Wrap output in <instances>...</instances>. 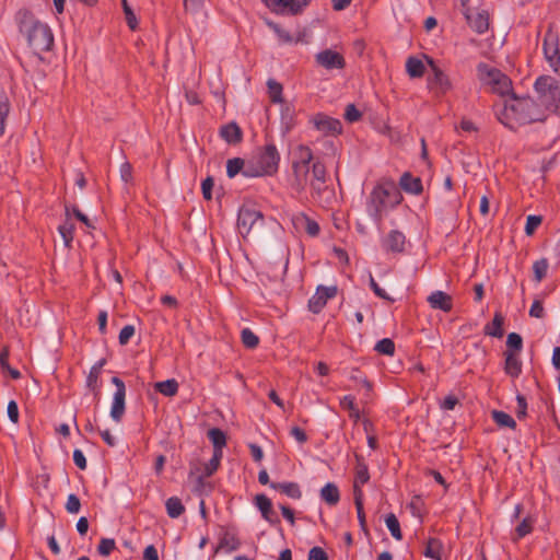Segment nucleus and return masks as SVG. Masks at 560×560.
<instances>
[{
	"mask_svg": "<svg viewBox=\"0 0 560 560\" xmlns=\"http://www.w3.org/2000/svg\"><path fill=\"white\" fill-rule=\"evenodd\" d=\"M495 113L500 122L510 129L544 118L539 105L532 97H517L514 94L497 104Z\"/></svg>",
	"mask_w": 560,
	"mask_h": 560,
	"instance_id": "f257e3e1",
	"label": "nucleus"
},
{
	"mask_svg": "<svg viewBox=\"0 0 560 560\" xmlns=\"http://www.w3.org/2000/svg\"><path fill=\"white\" fill-rule=\"evenodd\" d=\"M19 31L25 36L28 46L36 55L51 49L54 36L48 25L42 23L35 15L26 10H19L15 14Z\"/></svg>",
	"mask_w": 560,
	"mask_h": 560,
	"instance_id": "f03ea898",
	"label": "nucleus"
},
{
	"mask_svg": "<svg viewBox=\"0 0 560 560\" xmlns=\"http://www.w3.org/2000/svg\"><path fill=\"white\" fill-rule=\"evenodd\" d=\"M401 194L394 184L376 185L366 200V213L381 224L384 215L401 202Z\"/></svg>",
	"mask_w": 560,
	"mask_h": 560,
	"instance_id": "7ed1b4c3",
	"label": "nucleus"
},
{
	"mask_svg": "<svg viewBox=\"0 0 560 560\" xmlns=\"http://www.w3.org/2000/svg\"><path fill=\"white\" fill-rule=\"evenodd\" d=\"M280 154L275 144L268 143L258 149L250 159L247 160L245 177L270 176L278 171Z\"/></svg>",
	"mask_w": 560,
	"mask_h": 560,
	"instance_id": "20e7f679",
	"label": "nucleus"
},
{
	"mask_svg": "<svg viewBox=\"0 0 560 560\" xmlns=\"http://www.w3.org/2000/svg\"><path fill=\"white\" fill-rule=\"evenodd\" d=\"M535 91L538 94L539 107L560 114V82L552 77L542 75L535 81Z\"/></svg>",
	"mask_w": 560,
	"mask_h": 560,
	"instance_id": "39448f33",
	"label": "nucleus"
},
{
	"mask_svg": "<svg viewBox=\"0 0 560 560\" xmlns=\"http://www.w3.org/2000/svg\"><path fill=\"white\" fill-rule=\"evenodd\" d=\"M293 159L291 186L295 191L301 192L308 184L310 162L313 159L312 150L306 145L300 144L294 150Z\"/></svg>",
	"mask_w": 560,
	"mask_h": 560,
	"instance_id": "423d86ee",
	"label": "nucleus"
},
{
	"mask_svg": "<svg viewBox=\"0 0 560 560\" xmlns=\"http://www.w3.org/2000/svg\"><path fill=\"white\" fill-rule=\"evenodd\" d=\"M478 73L485 84L489 85L493 92L501 96L508 95L512 90V82L508 75L502 73L495 68H491L487 65H480L478 67Z\"/></svg>",
	"mask_w": 560,
	"mask_h": 560,
	"instance_id": "0eeeda50",
	"label": "nucleus"
},
{
	"mask_svg": "<svg viewBox=\"0 0 560 560\" xmlns=\"http://www.w3.org/2000/svg\"><path fill=\"white\" fill-rule=\"evenodd\" d=\"M430 67L431 74L428 77V88L438 94H445L452 90L453 85L448 75L430 57L424 56Z\"/></svg>",
	"mask_w": 560,
	"mask_h": 560,
	"instance_id": "6e6552de",
	"label": "nucleus"
},
{
	"mask_svg": "<svg viewBox=\"0 0 560 560\" xmlns=\"http://www.w3.org/2000/svg\"><path fill=\"white\" fill-rule=\"evenodd\" d=\"M542 49L549 67L556 73L560 74V46L559 36L557 33L549 30L545 34Z\"/></svg>",
	"mask_w": 560,
	"mask_h": 560,
	"instance_id": "1a4fd4ad",
	"label": "nucleus"
},
{
	"mask_svg": "<svg viewBox=\"0 0 560 560\" xmlns=\"http://www.w3.org/2000/svg\"><path fill=\"white\" fill-rule=\"evenodd\" d=\"M112 383L116 389L113 394L109 415L115 422H120L126 409V386L117 376L112 378Z\"/></svg>",
	"mask_w": 560,
	"mask_h": 560,
	"instance_id": "9d476101",
	"label": "nucleus"
},
{
	"mask_svg": "<svg viewBox=\"0 0 560 560\" xmlns=\"http://www.w3.org/2000/svg\"><path fill=\"white\" fill-rule=\"evenodd\" d=\"M264 4L278 15H294L307 5V0H261Z\"/></svg>",
	"mask_w": 560,
	"mask_h": 560,
	"instance_id": "9b49d317",
	"label": "nucleus"
},
{
	"mask_svg": "<svg viewBox=\"0 0 560 560\" xmlns=\"http://www.w3.org/2000/svg\"><path fill=\"white\" fill-rule=\"evenodd\" d=\"M262 220V214L260 211L255 209L252 206L244 205L238 210L237 215V230L242 235H247L253 226L259 221Z\"/></svg>",
	"mask_w": 560,
	"mask_h": 560,
	"instance_id": "f8f14e48",
	"label": "nucleus"
},
{
	"mask_svg": "<svg viewBox=\"0 0 560 560\" xmlns=\"http://www.w3.org/2000/svg\"><path fill=\"white\" fill-rule=\"evenodd\" d=\"M468 25L478 34H483L489 28V12L486 9L472 10L463 8Z\"/></svg>",
	"mask_w": 560,
	"mask_h": 560,
	"instance_id": "ddd939ff",
	"label": "nucleus"
},
{
	"mask_svg": "<svg viewBox=\"0 0 560 560\" xmlns=\"http://www.w3.org/2000/svg\"><path fill=\"white\" fill-rule=\"evenodd\" d=\"M337 295L336 285H318L316 292L308 301V308L312 313L318 314L327 304L328 300Z\"/></svg>",
	"mask_w": 560,
	"mask_h": 560,
	"instance_id": "4468645a",
	"label": "nucleus"
},
{
	"mask_svg": "<svg viewBox=\"0 0 560 560\" xmlns=\"http://www.w3.org/2000/svg\"><path fill=\"white\" fill-rule=\"evenodd\" d=\"M315 60L326 70L342 69L346 65L342 55L332 49H324L317 52Z\"/></svg>",
	"mask_w": 560,
	"mask_h": 560,
	"instance_id": "2eb2a0df",
	"label": "nucleus"
},
{
	"mask_svg": "<svg viewBox=\"0 0 560 560\" xmlns=\"http://www.w3.org/2000/svg\"><path fill=\"white\" fill-rule=\"evenodd\" d=\"M314 127L326 135H337L342 130L340 120L326 116L324 114H316L312 118Z\"/></svg>",
	"mask_w": 560,
	"mask_h": 560,
	"instance_id": "dca6fc26",
	"label": "nucleus"
},
{
	"mask_svg": "<svg viewBox=\"0 0 560 560\" xmlns=\"http://www.w3.org/2000/svg\"><path fill=\"white\" fill-rule=\"evenodd\" d=\"M382 245L387 252L401 253L405 249L406 236L398 230H392L383 240Z\"/></svg>",
	"mask_w": 560,
	"mask_h": 560,
	"instance_id": "f3484780",
	"label": "nucleus"
},
{
	"mask_svg": "<svg viewBox=\"0 0 560 560\" xmlns=\"http://www.w3.org/2000/svg\"><path fill=\"white\" fill-rule=\"evenodd\" d=\"M427 301L433 310L450 312L453 307L452 296L441 290L433 291L427 298Z\"/></svg>",
	"mask_w": 560,
	"mask_h": 560,
	"instance_id": "a211bd4d",
	"label": "nucleus"
},
{
	"mask_svg": "<svg viewBox=\"0 0 560 560\" xmlns=\"http://www.w3.org/2000/svg\"><path fill=\"white\" fill-rule=\"evenodd\" d=\"M267 26L276 34L280 44H299L306 43L304 40V34H298L296 36L291 35L288 31L282 28L280 25L272 21H266Z\"/></svg>",
	"mask_w": 560,
	"mask_h": 560,
	"instance_id": "6ab92c4d",
	"label": "nucleus"
},
{
	"mask_svg": "<svg viewBox=\"0 0 560 560\" xmlns=\"http://www.w3.org/2000/svg\"><path fill=\"white\" fill-rule=\"evenodd\" d=\"M255 505L260 511L262 517L270 524L279 522L273 509L271 500L265 494H257L255 497Z\"/></svg>",
	"mask_w": 560,
	"mask_h": 560,
	"instance_id": "aec40b11",
	"label": "nucleus"
},
{
	"mask_svg": "<svg viewBox=\"0 0 560 560\" xmlns=\"http://www.w3.org/2000/svg\"><path fill=\"white\" fill-rule=\"evenodd\" d=\"M400 188L411 195H420L423 190L422 180L410 173H404L399 179Z\"/></svg>",
	"mask_w": 560,
	"mask_h": 560,
	"instance_id": "412c9836",
	"label": "nucleus"
},
{
	"mask_svg": "<svg viewBox=\"0 0 560 560\" xmlns=\"http://www.w3.org/2000/svg\"><path fill=\"white\" fill-rule=\"evenodd\" d=\"M504 372L512 378H517L522 373V361L520 357L513 351H506Z\"/></svg>",
	"mask_w": 560,
	"mask_h": 560,
	"instance_id": "4be33fe9",
	"label": "nucleus"
},
{
	"mask_svg": "<svg viewBox=\"0 0 560 560\" xmlns=\"http://www.w3.org/2000/svg\"><path fill=\"white\" fill-rule=\"evenodd\" d=\"M370 479L368 466L360 459H357L355 477H354V497L357 493H362V486L365 485Z\"/></svg>",
	"mask_w": 560,
	"mask_h": 560,
	"instance_id": "5701e85b",
	"label": "nucleus"
},
{
	"mask_svg": "<svg viewBox=\"0 0 560 560\" xmlns=\"http://www.w3.org/2000/svg\"><path fill=\"white\" fill-rule=\"evenodd\" d=\"M270 487L294 500H299L302 497L301 488L296 482H271Z\"/></svg>",
	"mask_w": 560,
	"mask_h": 560,
	"instance_id": "b1692460",
	"label": "nucleus"
},
{
	"mask_svg": "<svg viewBox=\"0 0 560 560\" xmlns=\"http://www.w3.org/2000/svg\"><path fill=\"white\" fill-rule=\"evenodd\" d=\"M444 552L443 544L438 538H430L427 541L423 555L431 560H442Z\"/></svg>",
	"mask_w": 560,
	"mask_h": 560,
	"instance_id": "393cba45",
	"label": "nucleus"
},
{
	"mask_svg": "<svg viewBox=\"0 0 560 560\" xmlns=\"http://www.w3.org/2000/svg\"><path fill=\"white\" fill-rule=\"evenodd\" d=\"M326 179V168L323 163L315 162L312 166V179H308L311 187L314 190H319L320 186Z\"/></svg>",
	"mask_w": 560,
	"mask_h": 560,
	"instance_id": "a878e982",
	"label": "nucleus"
},
{
	"mask_svg": "<svg viewBox=\"0 0 560 560\" xmlns=\"http://www.w3.org/2000/svg\"><path fill=\"white\" fill-rule=\"evenodd\" d=\"M208 438L213 445V452L223 454V447L226 444L225 433L218 428H212L208 431Z\"/></svg>",
	"mask_w": 560,
	"mask_h": 560,
	"instance_id": "bb28decb",
	"label": "nucleus"
},
{
	"mask_svg": "<svg viewBox=\"0 0 560 560\" xmlns=\"http://www.w3.org/2000/svg\"><path fill=\"white\" fill-rule=\"evenodd\" d=\"M320 498L330 505L337 504L340 500L338 487L332 482L326 483L320 490Z\"/></svg>",
	"mask_w": 560,
	"mask_h": 560,
	"instance_id": "cd10ccee",
	"label": "nucleus"
},
{
	"mask_svg": "<svg viewBox=\"0 0 560 560\" xmlns=\"http://www.w3.org/2000/svg\"><path fill=\"white\" fill-rule=\"evenodd\" d=\"M425 67L421 59L417 57H409L406 61V71L410 78H421L424 73Z\"/></svg>",
	"mask_w": 560,
	"mask_h": 560,
	"instance_id": "c85d7f7f",
	"label": "nucleus"
},
{
	"mask_svg": "<svg viewBox=\"0 0 560 560\" xmlns=\"http://www.w3.org/2000/svg\"><path fill=\"white\" fill-rule=\"evenodd\" d=\"M246 166H247V161H244L241 158H234V159L228 160V162H226L228 177L233 178L240 173H242L245 176Z\"/></svg>",
	"mask_w": 560,
	"mask_h": 560,
	"instance_id": "c756f323",
	"label": "nucleus"
},
{
	"mask_svg": "<svg viewBox=\"0 0 560 560\" xmlns=\"http://www.w3.org/2000/svg\"><path fill=\"white\" fill-rule=\"evenodd\" d=\"M223 454L214 453L211 459L205 465L201 474L198 475L197 479L202 481L205 478L212 476L219 468Z\"/></svg>",
	"mask_w": 560,
	"mask_h": 560,
	"instance_id": "7c9ffc66",
	"label": "nucleus"
},
{
	"mask_svg": "<svg viewBox=\"0 0 560 560\" xmlns=\"http://www.w3.org/2000/svg\"><path fill=\"white\" fill-rule=\"evenodd\" d=\"M221 137L229 143H235L241 139V129L234 122L223 126L220 130Z\"/></svg>",
	"mask_w": 560,
	"mask_h": 560,
	"instance_id": "2f4dec72",
	"label": "nucleus"
},
{
	"mask_svg": "<svg viewBox=\"0 0 560 560\" xmlns=\"http://www.w3.org/2000/svg\"><path fill=\"white\" fill-rule=\"evenodd\" d=\"M241 542L235 534L225 533L220 539L219 548L228 553L235 551L240 548Z\"/></svg>",
	"mask_w": 560,
	"mask_h": 560,
	"instance_id": "473e14b6",
	"label": "nucleus"
},
{
	"mask_svg": "<svg viewBox=\"0 0 560 560\" xmlns=\"http://www.w3.org/2000/svg\"><path fill=\"white\" fill-rule=\"evenodd\" d=\"M165 508L167 515L171 518L179 517L185 511V506L183 505L180 499H178L177 497L168 498L165 502Z\"/></svg>",
	"mask_w": 560,
	"mask_h": 560,
	"instance_id": "72a5a7b5",
	"label": "nucleus"
},
{
	"mask_svg": "<svg viewBox=\"0 0 560 560\" xmlns=\"http://www.w3.org/2000/svg\"><path fill=\"white\" fill-rule=\"evenodd\" d=\"M155 389L166 397L175 396L178 392V383L174 378L155 383Z\"/></svg>",
	"mask_w": 560,
	"mask_h": 560,
	"instance_id": "f704fd0d",
	"label": "nucleus"
},
{
	"mask_svg": "<svg viewBox=\"0 0 560 560\" xmlns=\"http://www.w3.org/2000/svg\"><path fill=\"white\" fill-rule=\"evenodd\" d=\"M267 88L270 101L275 104H283L282 85L275 79H269L267 81Z\"/></svg>",
	"mask_w": 560,
	"mask_h": 560,
	"instance_id": "c9c22d12",
	"label": "nucleus"
},
{
	"mask_svg": "<svg viewBox=\"0 0 560 560\" xmlns=\"http://www.w3.org/2000/svg\"><path fill=\"white\" fill-rule=\"evenodd\" d=\"M296 223L302 225L305 229V231L307 232V234L311 236H316L319 233L318 223L305 214L298 215Z\"/></svg>",
	"mask_w": 560,
	"mask_h": 560,
	"instance_id": "e433bc0d",
	"label": "nucleus"
},
{
	"mask_svg": "<svg viewBox=\"0 0 560 560\" xmlns=\"http://www.w3.org/2000/svg\"><path fill=\"white\" fill-rule=\"evenodd\" d=\"M502 326L503 318L501 317V315L497 314L494 315L493 320L486 326L485 331L487 335L491 337L500 338L503 335Z\"/></svg>",
	"mask_w": 560,
	"mask_h": 560,
	"instance_id": "4c0bfd02",
	"label": "nucleus"
},
{
	"mask_svg": "<svg viewBox=\"0 0 560 560\" xmlns=\"http://www.w3.org/2000/svg\"><path fill=\"white\" fill-rule=\"evenodd\" d=\"M72 217H75L88 231L94 230L96 228V219L95 217H91L88 213H83L81 210L77 209L72 206Z\"/></svg>",
	"mask_w": 560,
	"mask_h": 560,
	"instance_id": "58836bf2",
	"label": "nucleus"
},
{
	"mask_svg": "<svg viewBox=\"0 0 560 560\" xmlns=\"http://www.w3.org/2000/svg\"><path fill=\"white\" fill-rule=\"evenodd\" d=\"M385 524H386V527L389 530L390 535L395 539L400 540L402 538L400 525H399V522L395 514L390 513V514L386 515Z\"/></svg>",
	"mask_w": 560,
	"mask_h": 560,
	"instance_id": "ea45409f",
	"label": "nucleus"
},
{
	"mask_svg": "<svg viewBox=\"0 0 560 560\" xmlns=\"http://www.w3.org/2000/svg\"><path fill=\"white\" fill-rule=\"evenodd\" d=\"M10 110L9 98L5 93L0 91V136L4 132L5 118Z\"/></svg>",
	"mask_w": 560,
	"mask_h": 560,
	"instance_id": "a19ab883",
	"label": "nucleus"
},
{
	"mask_svg": "<svg viewBox=\"0 0 560 560\" xmlns=\"http://www.w3.org/2000/svg\"><path fill=\"white\" fill-rule=\"evenodd\" d=\"M241 339L243 345L248 349H254L259 343L258 336L249 328L242 329Z\"/></svg>",
	"mask_w": 560,
	"mask_h": 560,
	"instance_id": "79ce46f5",
	"label": "nucleus"
},
{
	"mask_svg": "<svg viewBox=\"0 0 560 560\" xmlns=\"http://www.w3.org/2000/svg\"><path fill=\"white\" fill-rule=\"evenodd\" d=\"M9 360V350L8 348L2 349L0 351V366L2 370H5L9 372L12 378L18 380L21 377V373L16 370L10 366Z\"/></svg>",
	"mask_w": 560,
	"mask_h": 560,
	"instance_id": "37998d69",
	"label": "nucleus"
},
{
	"mask_svg": "<svg viewBox=\"0 0 560 560\" xmlns=\"http://www.w3.org/2000/svg\"><path fill=\"white\" fill-rule=\"evenodd\" d=\"M492 417L495 423L500 427L514 428L516 424L514 419L504 411L494 410L492 412Z\"/></svg>",
	"mask_w": 560,
	"mask_h": 560,
	"instance_id": "c03bdc74",
	"label": "nucleus"
},
{
	"mask_svg": "<svg viewBox=\"0 0 560 560\" xmlns=\"http://www.w3.org/2000/svg\"><path fill=\"white\" fill-rule=\"evenodd\" d=\"M375 350L382 354L393 355L395 352V343L392 339L384 338L376 342Z\"/></svg>",
	"mask_w": 560,
	"mask_h": 560,
	"instance_id": "a18cd8bd",
	"label": "nucleus"
},
{
	"mask_svg": "<svg viewBox=\"0 0 560 560\" xmlns=\"http://www.w3.org/2000/svg\"><path fill=\"white\" fill-rule=\"evenodd\" d=\"M106 360L100 359L91 368L90 373L88 375V384L89 386L94 385L97 382L98 375L105 365Z\"/></svg>",
	"mask_w": 560,
	"mask_h": 560,
	"instance_id": "49530a36",
	"label": "nucleus"
},
{
	"mask_svg": "<svg viewBox=\"0 0 560 560\" xmlns=\"http://www.w3.org/2000/svg\"><path fill=\"white\" fill-rule=\"evenodd\" d=\"M548 267H549V265L546 259H540V260L535 261V264L533 266V270H534L536 281L540 282L545 278V276L547 275V271H548Z\"/></svg>",
	"mask_w": 560,
	"mask_h": 560,
	"instance_id": "de8ad7c7",
	"label": "nucleus"
},
{
	"mask_svg": "<svg viewBox=\"0 0 560 560\" xmlns=\"http://www.w3.org/2000/svg\"><path fill=\"white\" fill-rule=\"evenodd\" d=\"M121 3L127 24L131 30H135L138 26V20L133 11L131 10L130 5L128 4L127 0H121Z\"/></svg>",
	"mask_w": 560,
	"mask_h": 560,
	"instance_id": "09e8293b",
	"label": "nucleus"
},
{
	"mask_svg": "<svg viewBox=\"0 0 560 560\" xmlns=\"http://www.w3.org/2000/svg\"><path fill=\"white\" fill-rule=\"evenodd\" d=\"M354 504L360 526L362 527V529H365V515L363 512V493H357V497H354Z\"/></svg>",
	"mask_w": 560,
	"mask_h": 560,
	"instance_id": "8fccbe9b",
	"label": "nucleus"
},
{
	"mask_svg": "<svg viewBox=\"0 0 560 560\" xmlns=\"http://www.w3.org/2000/svg\"><path fill=\"white\" fill-rule=\"evenodd\" d=\"M533 524L534 522L530 517L524 518L515 529L517 537L523 538L528 535L533 529Z\"/></svg>",
	"mask_w": 560,
	"mask_h": 560,
	"instance_id": "3c124183",
	"label": "nucleus"
},
{
	"mask_svg": "<svg viewBox=\"0 0 560 560\" xmlns=\"http://www.w3.org/2000/svg\"><path fill=\"white\" fill-rule=\"evenodd\" d=\"M506 346L509 349H511L510 351H512V350L521 351V349L523 347L522 337L516 332L509 334L508 338H506Z\"/></svg>",
	"mask_w": 560,
	"mask_h": 560,
	"instance_id": "603ef678",
	"label": "nucleus"
},
{
	"mask_svg": "<svg viewBox=\"0 0 560 560\" xmlns=\"http://www.w3.org/2000/svg\"><path fill=\"white\" fill-rule=\"evenodd\" d=\"M281 120L282 124L284 125L285 132L289 131L292 127L293 115L291 108L288 105L282 104Z\"/></svg>",
	"mask_w": 560,
	"mask_h": 560,
	"instance_id": "864d4df0",
	"label": "nucleus"
},
{
	"mask_svg": "<svg viewBox=\"0 0 560 560\" xmlns=\"http://www.w3.org/2000/svg\"><path fill=\"white\" fill-rule=\"evenodd\" d=\"M133 335L135 327L132 325L124 326L118 336L119 343L122 346L127 345L129 340L133 337Z\"/></svg>",
	"mask_w": 560,
	"mask_h": 560,
	"instance_id": "5fc2aeb1",
	"label": "nucleus"
},
{
	"mask_svg": "<svg viewBox=\"0 0 560 560\" xmlns=\"http://www.w3.org/2000/svg\"><path fill=\"white\" fill-rule=\"evenodd\" d=\"M115 549V540L112 538H103L98 545V552L102 556H108Z\"/></svg>",
	"mask_w": 560,
	"mask_h": 560,
	"instance_id": "6e6d98bb",
	"label": "nucleus"
},
{
	"mask_svg": "<svg viewBox=\"0 0 560 560\" xmlns=\"http://www.w3.org/2000/svg\"><path fill=\"white\" fill-rule=\"evenodd\" d=\"M370 287L375 293V295H377L378 298L387 301H393V299L386 293V291L377 284L372 275H370Z\"/></svg>",
	"mask_w": 560,
	"mask_h": 560,
	"instance_id": "4d7b16f0",
	"label": "nucleus"
},
{
	"mask_svg": "<svg viewBox=\"0 0 560 560\" xmlns=\"http://www.w3.org/2000/svg\"><path fill=\"white\" fill-rule=\"evenodd\" d=\"M361 117V113L358 110V108L353 104H348L345 112V118L349 122H354L359 120Z\"/></svg>",
	"mask_w": 560,
	"mask_h": 560,
	"instance_id": "13d9d810",
	"label": "nucleus"
},
{
	"mask_svg": "<svg viewBox=\"0 0 560 560\" xmlns=\"http://www.w3.org/2000/svg\"><path fill=\"white\" fill-rule=\"evenodd\" d=\"M541 223V218L538 215H528L525 225V232L530 235Z\"/></svg>",
	"mask_w": 560,
	"mask_h": 560,
	"instance_id": "bf43d9fd",
	"label": "nucleus"
},
{
	"mask_svg": "<svg viewBox=\"0 0 560 560\" xmlns=\"http://www.w3.org/2000/svg\"><path fill=\"white\" fill-rule=\"evenodd\" d=\"M529 315L532 317H536V318H542L544 315H545V310H544V306H542V303L541 301L539 300H535L529 308Z\"/></svg>",
	"mask_w": 560,
	"mask_h": 560,
	"instance_id": "052dcab7",
	"label": "nucleus"
},
{
	"mask_svg": "<svg viewBox=\"0 0 560 560\" xmlns=\"http://www.w3.org/2000/svg\"><path fill=\"white\" fill-rule=\"evenodd\" d=\"M213 179L211 177H207L201 183V190L205 199L210 200L212 198V188H213Z\"/></svg>",
	"mask_w": 560,
	"mask_h": 560,
	"instance_id": "680f3d73",
	"label": "nucleus"
},
{
	"mask_svg": "<svg viewBox=\"0 0 560 560\" xmlns=\"http://www.w3.org/2000/svg\"><path fill=\"white\" fill-rule=\"evenodd\" d=\"M327 553L320 547H313L308 552V560H327Z\"/></svg>",
	"mask_w": 560,
	"mask_h": 560,
	"instance_id": "e2e57ef3",
	"label": "nucleus"
},
{
	"mask_svg": "<svg viewBox=\"0 0 560 560\" xmlns=\"http://www.w3.org/2000/svg\"><path fill=\"white\" fill-rule=\"evenodd\" d=\"M72 458H73V462L74 464L80 468V469H85L86 468V458L83 454L82 451L80 450H74L73 453H72Z\"/></svg>",
	"mask_w": 560,
	"mask_h": 560,
	"instance_id": "0e129e2a",
	"label": "nucleus"
},
{
	"mask_svg": "<svg viewBox=\"0 0 560 560\" xmlns=\"http://www.w3.org/2000/svg\"><path fill=\"white\" fill-rule=\"evenodd\" d=\"M120 177L125 183H129L132 178V168L128 162H124L120 165Z\"/></svg>",
	"mask_w": 560,
	"mask_h": 560,
	"instance_id": "69168bd1",
	"label": "nucleus"
},
{
	"mask_svg": "<svg viewBox=\"0 0 560 560\" xmlns=\"http://www.w3.org/2000/svg\"><path fill=\"white\" fill-rule=\"evenodd\" d=\"M458 400L454 395H448L441 401L440 407L443 410H453Z\"/></svg>",
	"mask_w": 560,
	"mask_h": 560,
	"instance_id": "338daca9",
	"label": "nucleus"
},
{
	"mask_svg": "<svg viewBox=\"0 0 560 560\" xmlns=\"http://www.w3.org/2000/svg\"><path fill=\"white\" fill-rule=\"evenodd\" d=\"M144 560H159V553L156 548L153 545H149L145 547L143 552Z\"/></svg>",
	"mask_w": 560,
	"mask_h": 560,
	"instance_id": "774afa93",
	"label": "nucleus"
}]
</instances>
